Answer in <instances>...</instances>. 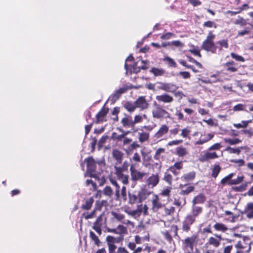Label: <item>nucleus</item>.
Returning a JSON list of instances; mask_svg holds the SVG:
<instances>
[{"label":"nucleus","mask_w":253,"mask_h":253,"mask_svg":"<svg viewBox=\"0 0 253 253\" xmlns=\"http://www.w3.org/2000/svg\"><path fill=\"white\" fill-rule=\"evenodd\" d=\"M110 182L114 187V192L113 191V189L111 186H106L103 189V194L110 198H112V196L114 195L115 199L119 200L120 197V186L116 180L111 179Z\"/></svg>","instance_id":"f257e3e1"},{"label":"nucleus","mask_w":253,"mask_h":253,"mask_svg":"<svg viewBox=\"0 0 253 253\" xmlns=\"http://www.w3.org/2000/svg\"><path fill=\"white\" fill-rule=\"evenodd\" d=\"M215 37L214 35L212 34L211 32H210L206 39L202 43V48L203 49L207 51H210L212 53H215L217 47L214 43Z\"/></svg>","instance_id":"f03ea898"},{"label":"nucleus","mask_w":253,"mask_h":253,"mask_svg":"<svg viewBox=\"0 0 253 253\" xmlns=\"http://www.w3.org/2000/svg\"><path fill=\"white\" fill-rule=\"evenodd\" d=\"M84 162L86 163L87 171L89 173L95 171L97 164L100 167L101 170H103L105 168V164L103 160L95 161L92 157H90L85 159Z\"/></svg>","instance_id":"7ed1b4c3"},{"label":"nucleus","mask_w":253,"mask_h":253,"mask_svg":"<svg viewBox=\"0 0 253 253\" xmlns=\"http://www.w3.org/2000/svg\"><path fill=\"white\" fill-rule=\"evenodd\" d=\"M198 238V235L195 234L182 240L183 248L185 253H192L194 246L197 243Z\"/></svg>","instance_id":"20e7f679"},{"label":"nucleus","mask_w":253,"mask_h":253,"mask_svg":"<svg viewBox=\"0 0 253 253\" xmlns=\"http://www.w3.org/2000/svg\"><path fill=\"white\" fill-rule=\"evenodd\" d=\"M121 123L124 127L130 128V132H135L137 131V128L135 126L133 119L130 116H126L122 119Z\"/></svg>","instance_id":"39448f33"},{"label":"nucleus","mask_w":253,"mask_h":253,"mask_svg":"<svg viewBox=\"0 0 253 253\" xmlns=\"http://www.w3.org/2000/svg\"><path fill=\"white\" fill-rule=\"evenodd\" d=\"M130 172L131 179L132 181L141 180L146 175V173L136 169L133 165L130 166Z\"/></svg>","instance_id":"423d86ee"},{"label":"nucleus","mask_w":253,"mask_h":253,"mask_svg":"<svg viewBox=\"0 0 253 253\" xmlns=\"http://www.w3.org/2000/svg\"><path fill=\"white\" fill-rule=\"evenodd\" d=\"M124 172V171H122L120 168L115 169L114 174L117 179L121 181L124 185H127L129 183V175L127 174H125Z\"/></svg>","instance_id":"0eeeda50"},{"label":"nucleus","mask_w":253,"mask_h":253,"mask_svg":"<svg viewBox=\"0 0 253 253\" xmlns=\"http://www.w3.org/2000/svg\"><path fill=\"white\" fill-rule=\"evenodd\" d=\"M196 219L191 215V214H188L182 222V230L185 232H188L190 230L191 226L195 222Z\"/></svg>","instance_id":"6e6552de"},{"label":"nucleus","mask_w":253,"mask_h":253,"mask_svg":"<svg viewBox=\"0 0 253 253\" xmlns=\"http://www.w3.org/2000/svg\"><path fill=\"white\" fill-rule=\"evenodd\" d=\"M148 68V62L142 60H138L135 63L131 69L130 73H137L140 71L141 69L145 70Z\"/></svg>","instance_id":"1a4fd4ad"},{"label":"nucleus","mask_w":253,"mask_h":253,"mask_svg":"<svg viewBox=\"0 0 253 253\" xmlns=\"http://www.w3.org/2000/svg\"><path fill=\"white\" fill-rule=\"evenodd\" d=\"M151 202V209L154 212H157L160 209L162 208L164 206V205L161 203L160 199L157 195H154Z\"/></svg>","instance_id":"9d476101"},{"label":"nucleus","mask_w":253,"mask_h":253,"mask_svg":"<svg viewBox=\"0 0 253 253\" xmlns=\"http://www.w3.org/2000/svg\"><path fill=\"white\" fill-rule=\"evenodd\" d=\"M169 127L166 125L161 126L159 129L156 132L154 137L157 139L161 138L166 135L169 131Z\"/></svg>","instance_id":"9b49d317"},{"label":"nucleus","mask_w":253,"mask_h":253,"mask_svg":"<svg viewBox=\"0 0 253 253\" xmlns=\"http://www.w3.org/2000/svg\"><path fill=\"white\" fill-rule=\"evenodd\" d=\"M126 91V89L125 87L120 88L110 96L109 99L112 102H115L118 100L121 95Z\"/></svg>","instance_id":"f8f14e48"},{"label":"nucleus","mask_w":253,"mask_h":253,"mask_svg":"<svg viewBox=\"0 0 253 253\" xmlns=\"http://www.w3.org/2000/svg\"><path fill=\"white\" fill-rule=\"evenodd\" d=\"M136 108H139L140 109H145L147 107L148 104L143 96L139 97L135 101Z\"/></svg>","instance_id":"ddd939ff"},{"label":"nucleus","mask_w":253,"mask_h":253,"mask_svg":"<svg viewBox=\"0 0 253 253\" xmlns=\"http://www.w3.org/2000/svg\"><path fill=\"white\" fill-rule=\"evenodd\" d=\"M159 177L157 174H152L147 180V183L149 186L154 187L159 183Z\"/></svg>","instance_id":"4468645a"},{"label":"nucleus","mask_w":253,"mask_h":253,"mask_svg":"<svg viewBox=\"0 0 253 253\" xmlns=\"http://www.w3.org/2000/svg\"><path fill=\"white\" fill-rule=\"evenodd\" d=\"M218 157V156L215 152H207L201 156L200 160L201 162H205L209 160L217 158Z\"/></svg>","instance_id":"2eb2a0df"},{"label":"nucleus","mask_w":253,"mask_h":253,"mask_svg":"<svg viewBox=\"0 0 253 253\" xmlns=\"http://www.w3.org/2000/svg\"><path fill=\"white\" fill-rule=\"evenodd\" d=\"M203 210L202 207L197 205L192 206L191 215L196 219L202 213Z\"/></svg>","instance_id":"dca6fc26"},{"label":"nucleus","mask_w":253,"mask_h":253,"mask_svg":"<svg viewBox=\"0 0 253 253\" xmlns=\"http://www.w3.org/2000/svg\"><path fill=\"white\" fill-rule=\"evenodd\" d=\"M102 217L101 216L97 217L95 222L93 223L92 228L99 235H101L102 234Z\"/></svg>","instance_id":"f3484780"},{"label":"nucleus","mask_w":253,"mask_h":253,"mask_svg":"<svg viewBox=\"0 0 253 253\" xmlns=\"http://www.w3.org/2000/svg\"><path fill=\"white\" fill-rule=\"evenodd\" d=\"M156 98L157 101L164 103H170L173 100L172 97L166 93H164L160 95H157L156 97Z\"/></svg>","instance_id":"a211bd4d"},{"label":"nucleus","mask_w":253,"mask_h":253,"mask_svg":"<svg viewBox=\"0 0 253 253\" xmlns=\"http://www.w3.org/2000/svg\"><path fill=\"white\" fill-rule=\"evenodd\" d=\"M182 168V163L178 162L175 163L173 166L169 167V170L176 175L179 173V170Z\"/></svg>","instance_id":"6ab92c4d"},{"label":"nucleus","mask_w":253,"mask_h":253,"mask_svg":"<svg viewBox=\"0 0 253 253\" xmlns=\"http://www.w3.org/2000/svg\"><path fill=\"white\" fill-rule=\"evenodd\" d=\"M118 129L123 133L122 134L119 135L116 132H113L111 135V138L114 140H117L118 141H121L123 139V138L125 137L126 135L130 133V131H124L122 128Z\"/></svg>","instance_id":"aec40b11"},{"label":"nucleus","mask_w":253,"mask_h":253,"mask_svg":"<svg viewBox=\"0 0 253 253\" xmlns=\"http://www.w3.org/2000/svg\"><path fill=\"white\" fill-rule=\"evenodd\" d=\"M236 63L233 61L226 62L223 65L226 71L229 72H235L238 71V68L236 66Z\"/></svg>","instance_id":"412c9836"},{"label":"nucleus","mask_w":253,"mask_h":253,"mask_svg":"<svg viewBox=\"0 0 253 253\" xmlns=\"http://www.w3.org/2000/svg\"><path fill=\"white\" fill-rule=\"evenodd\" d=\"M180 187L182 189L179 194L181 195H188L189 193L194 191L195 187L194 186L189 185L186 187V185H180Z\"/></svg>","instance_id":"4be33fe9"},{"label":"nucleus","mask_w":253,"mask_h":253,"mask_svg":"<svg viewBox=\"0 0 253 253\" xmlns=\"http://www.w3.org/2000/svg\"><path fill=\"white\" fill-rule=\"evenodd\" d=\"M148 207L146 205H143L142 204L137 206L136 210L138 212V216H140L141 214L144 215L148 214Z\"/></svg>","instance_id":"5701e85b"},{"label":"nucleus","mask_w":253,"mask_h":253,"mask_svg":"<svg viewBox=\"0 0 253 253\" xmlns=\"http://www.w3.org/2000/svg\"><path fill=\"white\" fill-rule=\"evenodd\" d=\"M196 173L194 171H191L188 173H185L183 174L181 177V179L182 181H184L186 182H190L192 181L195 177Z\"/></svg>","instance_id":"b1692460"},{"label":"nucleus","mask_w":253,"mask_h":253,"mask_svg":"<svg viewBox=\"0 0 253 253\" xmlns=\"http://www.w3.org/2000/svg\"><path fill=\"white\" fill-rule=\"evenodd\" d=\"M206 201V197L202 194H200L195 197L192 200V206L196 205L197 204H203Z\"/></svg>","instance_id":"393cba45"},{"label":"nucleus","mask_w":253,"mask_h":253,"mask_svg":"<svg viewBox=\"0 0 253 253\" xmlns=\"http://www.w3.org/2000/svg\"><path fill=\"white\" fill-rule=\"evenodd\" d=\"M123 153L118 149H115L112 152L113 157L118 162L121 163L123 157Z\"/></svg>","instance_id":"a878e982"},{"label":"nucleus","mask_w":253,"mask_h":253,"mask_svg":"<svg viewBox=\"0 0 253 253\" xmlns=\"http://www.w3.org/2000/svg\"><path fill=\"white\" fill-rule=\"evenodd\" d=\"M93 202L94 199L92 197H90L85 199L84 203L82 206V209L86 210H89L92 207Z\"/></svg>","instance_id":"bb28decb"},{"label":"nucleus","mask_w":253,"mask_h":253,"mask_svg":"<svg viewBox=\"0 0 253 253\" xmlns=\"http://www.w3.org/2000/svg\"><path fill=\"white\" fill-rule=\"evenodd\" d=\"M247 212V217L249 218H253V203H249L245 209Z\"/></svg>","instance_id":"cd10ccee"},{"label":"nucleus","mask_w":253,"mask_h":253,"mask_svg":"<svg viewBox=\"0 0 253 253\" xmlns=\"http://www.w3.org/2000/svg\"><path fill=\"white\" fill-rule=\"evenodd\" d=\"M234 174H235L234 173H230L221 179L220 183L222 185L228 184L229 185H233V184H231V181L232 180V178L233 177Z\"/></svg>","instance_id":"c85d7f7f"},{"label":"nucleus","mask_w":253,"mask_h":253,"mask_svg":"<svg viewBox=\"0 0 253 253\" xmlns=\"http://www.w3.org/2000/svg\"><path fill=\"white\" fill-rule=\"evenodd\" d=\"M107 112H98L95 116V122L98 123L100 122L106 121V116Z\"/></svg>","instance_id":"c756f323"},{"label":"nucleus","mask_w":253,"mask_h":253,"mask_svg":"<svg viewBox=\"0 0 253 253\" xmlns=\"http://www.w3.org/2000/svg\"><path fill=\"white\" fill-rule=\"evenodd\" d=\"M213 228L215 230L222 232H225L228 230V228L225 224L219 222H216L213 225Z\"/></svg>","instance_id":"7c9ffc66"},{"label":"nucleus","mask_w":253,"mask_h":253,"mask_svg":"<svg viewBox=\"0 0 253 253\" xmlns=\"http://www.w3.org/2000/svg\"><path fill=\"white\" fill-rule=\"evenodd\" d=\"M177 86L174 84L166 83L165 91L169 92H174L177 90Z\"/></svg>","instance_id":"2f4dec72"},{"label":"nucleus","mask_w":253,"mask_h":253,"mask_svg":"<svg viewBox=\"0 0 253 253\" xmlns=\"http://www.w3.org/2000/svg\"><path fill=\"white\" fill-rule=\"evenodd\" d=\"M139 141L143 143L147 141L149 138V133L146 132H139L138 133Z\"/></svg>","instance_id":"473e14b6"},{"label":"nucleus","mask_w":253,"mask_h":253,"mask_svg":"<svg viewBox=\"0 0 253 253\" xmlns=\"http://www.w3.org/2000/svg\"><path fill=\"white\" fill-rule=\"evenodd\" d=\"M128 198L129 203L130 204H134L136 203H139L137 193H129Z\"/></svg>","instance_id":"72a5a7b5"},{"label":"nucleus","mask_w":253,"mask_h":253,"mask_svg":"<svg viewBox=\"0 0 253 253\" xmlns=\"http://www.w3.org/2000/svg\"><path fill=\"white\" fill-rule=\"evenodd\" d=\"M89 237L90 238L91 240L94 242L95 245H96L98 247L100 246L101 244L100 240L99 239L98 236H97L95 234V233L92 231H90L89 232Z\"/></svg>","instance_id":"f704fd0d"},{"label":"nucleus","mask_w":253,"mask_h":253,"mask_svg":"<svg viewBox=\"0 0 253 253\" xmlns=\"http://www.w3.org/2000/svg\"><path fill=\"white\" fill-rule=\"evenodd\" d=\"M150 72L153 74L155 76H161L165 73V70L163 69L153 68L150 70Z\"/></svg>","instance_id":"c9c22d12"},{"label":"nucleus","mask_w":253,"mask_h":253,"mask_svg":"<svg viewBox=\"0 0 253 253\" xmlns=\"http://www.w3.org/2000/svg\"><path fill=\"white\" fill-rule=\"evenodd\" d=\"M176 153L179 157H183L188 154L186 149L182 147H178L176 149Z\"/></svg>","instance_id":"e433bc0d"},{"label":"nucleus","mask_w":253,"mask_h":253,"mask_svg":"<svg viewBox=\"0 0 253 253\" xmlns=\"http://www.w3.org/2000/svg\"><path fill=\"white\" fill-rule=\"evenodd\" d=\"M251 122V120L248 121H242L241 123L234 124L233 126L237 128H245L248 126V124Z\"/></svg>","instance_id":"4c0bfd02"},{"label":"nucleus","mask_w":253,"mask_h":253,"mask_svg":"<svg viewBox=\"0 0 253 253\" xmlns=\"http://www.w3.org/2000/svg\"><path fill=\"white\" fill-rule=\"evenodd\" d=\"M208 243L210 245L213 246L215 248H217L220 245L219 240L213 237L209 238Z\"/></svg>","instance_id":"58836bf2"},{"label":"nucleus","mask_w":253,"mask_h":253,"mask_svg":"<svg viewBox=\"0 0 253 253\" xmlns=\"http://www.w3.org/2000/svg\"><path fill=\"white\" fill-rule=\"evenodd\" d=\"M221 169V168L219 165H215L212 169L211 176L214 178H216L220 171Z\"/></svg>","instance_id":"ea45409f"},{"label":"nucleus","mask_w":253,"mask_h":253,"mask_svg":"<svg viewBox=\"0 0 253 253\" xmlns=\"http://www.w3.org/2000/svg\"><path fill=\"white\" fill-rule=\"evenodd\" d=\"M125 108L127 110V111H133V110L136 109L135 106V102H127L125 104Z\"/></svg>","instance_id":"a19ab883"},{"label":"nucleus","mask_w":253,"mask_h":253,"mask_svg":"<svg viewBox=\"0 0 253 253\" xmlns=\"http://www.w3.org/2000/svg\"><path fill=\"white\" fill-rule=\"evenodd\" d=\"M117 234H126L127 232V228L123 225H119L117 229Z\"/></svg>","instance_id":"79ce46f5"},{"label":"nucleus","mask_w":253,"mask_h":253,"mask_svg":"<svg viewBox=\"0 0 253 253\" xmlns=\"http://www.w3.org/2000/svg\"><path fill=\"white\" fill-rule=\"evenodd\" d=\"M224 141L226 143H228L230 145H235L237 144H239L241 142V140L238 138H225L224 139Z\"/></svg>","instance_id":"37998d69"},{"label":"nucleus","mask_w":253,"mask_h":253,"mask_svg":"<svg viewBox=\"0 0 253 253\" xmlns=\"http://www.w3.org/2000/svg\"><path fill=\"white\" fill-rule=\"evenodd\" d=\"M164 61H166L169 64V66L170 67H175L176 66L175 62L169 56H166L164 58Z\"/></svg>","instance_id":"c03bdc74"},{"label":"nucleus","mask_w":253,"mask_h":253,"mask_svg":"<svg viewBox=\"0 0 253 253\" xmlns=\"http://www.w3.org/2000/svg\"><path fill=\"white\" fill-rule=\"evenodd\" d=\"M112 214L115 219H116L119 221L122 222V221H123L124 220L125 216L123 214L117 213L115 212H112Z\"/></svg>","instance_id":"a18cd8bd"},{"label":"nucleus","mask_w":253,"mask_h":253,"mask_svg":"<svg viewBox=\"0 0 253 253\" xmlns=\"http://www.w3.org/2000/svg\"><path fill=\"white\" fill-rule=\"evenodd\" d=\"M146 116L145 115H136L134 117V119L133 121V123L134 125L135 124L139 123L141 122L144 119H145Z\"/></svg>","instance_id":"49530a36"},{"label":"nucleus","mask_w":253,"mask_h":253,"mask_svg":"<svg viewBox=\"0 0 253 253\" xmlns=\"http://www.w3.org/2000/svg\"><path fill=\"white\" fill-rule=\"evenodd\" d=\"M95 210L94 209L93 211L90 212H85L83 214V216L85 219H88L92 218L95 216Z\"/></svg>","instance_id":"de8ad7c7"},{"label":"nucleus","mask_w":253,"mask_h":253,"mask_svg":"<svg viewBox=\"0 0 253 253\" xmlns=\"http://www.w3.org/2000/svg\"><path fill=\"white\" fill-rule=\"evenodd\" d=\"M189 51L195 55L198 56L199 57L201 56L200 52V49L198 47H195L194 45L191 46V48L189 49Z\"/></svg>","instance_id":"09e8293b"},{"label":"nucleus","mask_w":253,"mask_h":253,"mask_svg":"<svg viewBox=\"0 0 253 253\" xmlns=\"http://www.w3.org/2000/svg\"><path fill=\"white\" fill-rule=\"evenodd\" d=\"M226 151H228L230 154H239L241 152V149L239 148H233L230 147H228L226 149Z\"/></svg>","instance_id":"8fccbe9b"},{"label":"nucleus","mask_w":253,"mask_h":253,"mask_svg":"<svg viewBox=\"0 0 253 253\" xmlns=\"http://www.w3.org/2000/svg\"><path fill=\"white\" fill-rule=\"evenodd\" d=\"M231 56L234 59H235L236 61H240V62H244L245 59L242 56L239 55L236 53H234L233 52L231 53Z\"/></svg>","instance_id":"3c124183"},{"label":"nucleus","mask_w":253,"mask_h":253,"mask_svg":"<svg viewBox=\"0 0 253 253\" xmlns=\"http://www.w3.org/2000/svg\"><path fill=\"white\" fill-rule=\"evenodd\" d=\"M137 194V197H138L139 203H141L143 201L146 199V195L145 192L141 191L139 192Z\"/></svg>","instance_id":"603ef678"},{"label":"nucleus","mask_w":253,"mask_h":253,"mask_svg":"<svg viewBox=\"0 0 253 253\" xmlns=\"http://www.w3.org/2000/svg\"><path fill=\"white\" fill-rule=\"evenodd\" d=\"M236 25H240L241 26H245L246 25V22L243 17H239L234 22Z\"/></svg>","instance_id":"864d4df0"},{"label":"nucleus","mask_w":253,"mask_h":253,"mask_svg":"<svg viewBox=\"0 0 253 253\" xmlns=\"http://www.w3.org/2000/svg\"><path fill=\"white\" fill-rule=\"evenodd\" d=\"M186 204L185 199H183L182 201L179 199H175L174 201V205L178 207H183Z\"/></svg>","instance_id":"5fc2aeb1"},{"label":"nucleus","mask_w":253,"mask_h":253,"mask_svg":"<svg viewBox=\"0 0 253 253\" xmlns=\"http://www.w3.org/2000/svg\"><path fill=\"white\" fill-rule=\"evenodd\" d=\"M163 179L165 181L168 182L169 184H170L171 183L172 179V176L168 172H165Z\"/></svg>","instance_id":"6e6d98bb"},{"label":"nucleus","mask_w":253,"mask_h":253,"mask_svg":"<svg viewBox=\"0 0 253 253\" xmlns=\"http://www.w3.org/2000/svg\"><path fill=\"white\" fill-rule=\"evenodd\" d=\"M243 176H238L236 179H232L231 184L233 185H237L242 182L244 180Z\"/></svg>","instance_id":"4d7b16f0"},{"label":"nucleus","mask_w":253,"mask_h":253,"mask_svg":"<svg viewBox=\"0 0 253 253\" xmlns=\"http://www.w3.org/2000/svg\"><path fill=\"white\" fill-rule=\"evenodd\" d=\"M174 37V35L171 33H167L161 36V38L162 40H169Z\"/></svg>","instance_id":"13d9d810"},{"label":"nucleus","mask_w":253,"mask_h":253,"mask_svg":"<svg viewBox=\"0 0 253 253\" xmlns=\"http://www.w3.org/2000/svg\"><path fill=\"white\" fill-rule=\"evenodd\" d=\"M217 43H218L220 45V49H221L222 47H224L226 48L228 47L227 41L226 40H222L219 41L217 42Z\"/></svg>","instance_id":"bf43d9fd"},{"label":"nucleus","mask_w":253,"mask_h":253,"mask_svg":"<svg viewBox=\"0 0 253 253\" xmlns=\"http://www.w3.org/2000/svg\"><path fill=\"white\" fill-rule=\"evenodd\" d=\"M128 167V163L127 161H125L123 163V164L122 167H117L115 166L114 168L116 169V168H120L121 169L122 171H127Z\"/></svg>","instance_id":"052dcab7"},{"label":"nucleus","mask_w":253,"mask_h":253,"mask_svg":"<svg viewBox=\"0 0 253 253\" xmlns=\"http://www.w3.org/2000/svg\"><path fill=\"white\" fill-rule=\"evenodd\" d=\"M164 151L165 149L164 148H159L156 152L155 155L154 156V159L156 160H159L160 158V154L164 153Z\"/></svg>","instance_id":"680f3d73"},{"label":"nucleus","mask_w":253,"mask_h":253,"mask_svg":"<svg viewBox=\"0 0 253 253\" xmlns=\"http://www.w3.org/2000/svg\"><path fill=\"white\" fill-rule=\"evenodd\" d=\"M106 241L107 244V245L114 244L115 242V238L113 236H108L106 237Z\"/></svg>","instance_id":"e2e57ef3"},{"label":"nucleus","mask_w":253,"mask_h":253,"mask_svg":"<svg viewBox=\"0 0 253 253\" xmlns=\"http://www.w3.org/2000/svg\"><path fill=\"white\" fill-rule=\"evenodd\" d=\"M203 25L205 27H209V28H211V27H214V28H216V24L213 22L211 21H208L205 22L204 23Z\"/></svg>","instance_id":"0e129e2a"},{"label":"nucleus","mask_w":253,"mask_h":253,"mask_svg":"<svg viewBox=\"0 0 253 253\" xmlns=\"http://www.w3.org/2000/svg\"><path fill=\"white\" fill-rule=\"evenodd\" d=\"M231 162L235 164H237L239 167L243 166L245 164V161L243 159L232 160L231 161Z\"/></svg>","instance_id":"69168bd1"},{"label":"nucleus","mask_w":253,"mask_h":253,"mask_svg":"<svg viewBox=\"0 0 253 253\" xmlns=\"http://www.w3.org/2000/svg\"><path fill=\"white\" fill-rule=\"evenodd\" d=\"M245 109V105L239 104L234 107V111H242Z\"/></svg>","instance_id":"338daca9"},{"label":"nucleus","mask_w":253,"mask_h":253,"mask_svg":"<svg viewBox=\"0 0 253 253\" xmlns=\"http://www.w3.org/2000/svg\"><path fill=\"white\" fill-rule=\"evenodd\" d=\"M221 147V144L219 143H215V144L212 145V146H211L209 148V150L210 151L213 150H219Z\"/></svg>","instance_id":"774afa93"}]
</instances>
